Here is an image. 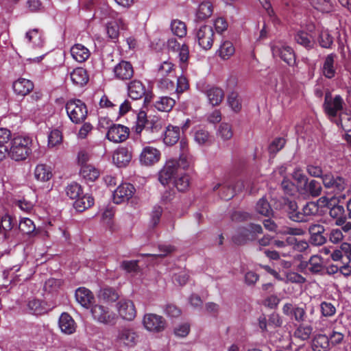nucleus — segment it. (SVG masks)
Listing matches in <instances>:
<instances>
[{"label":"nucleus","instance_id":"nucleus-40","mask_svg":"<svg viewBox=\"0 0 351 351\" xmlns=\"http://www.w3.org/2000/svg\"><path fill=\"white\" fill-rule=\"evenodd\" d=\"M344 332L345 329L343 328L341 329L337 326L332 327L328 335L330 345L335 346L341 344L344 339Z\"/></svg>","mask_w":351,"mask_h":351},{"label":"nucleus","instance_id":"nucleus-26","mask_svg":"<svg viewBox=\"0 0 351 351\" xmlns=\"http://www.w3.org/2000/svg\"><path fill=\"white\" fill-rule=\"evenodd\" d=\"M205 94L209 103L213 106H218L221 104L224 97L223 90L216 86L208 87L205 90Z\"/></svg>","mask_w":351,"mask_h":351},{"label":"nucleus","instance_id":"nucleus-46","mask_svg":"<svg viewBox=\"0 0 351 351\" xmlns=\"http://www.w3.org/2000/svg\"><path fill=\"white\" fill-rule=\"evenodd\" d=\"M232 183V189H228V193L222 194V199L229 200L232 198L237 193L242 191L244 188L243 182L241 180H230Z\"/></svg>","mask_w":351,"mask_h":351},{"label":"nucleus","instance_id":"nucleus-30","mask_svg":"<svg viewBox=\"0 0 351 351\" xmlns=\"http://www.w3.org/2000/svg\"><path fill=\"white\" fill-rule=\"evenodd\" d=\"M180 138V128L178 126L169 125L164 132V143L168 145H173Z\"/></svg>","mask_w":351,"mask_h":351},{"label":"nucleus","instance_id":"nucleus-47","mask_svg":"<svg viewBox=\"0 0 351 351\" xmlns=\"http://www.w3.org/2000/svg\"><path fill=\"white\" fill-rule=\"evenodd\" d=\"M177 161V167L180 171L189 169L193 163V157L191 154H179L178 160Z\"/></svg>","mask_w":351,"mask_h":351},{"label":"nucleus","instance_id":"nucleus-33","mask_svg":"<svg viewBox=\"0 0 351 351\" xmlns=\"http://www.w3.org/2000/svg\"><path fill=\"white\" fill-rule=\"evenodd\" d=\"M72 82L77 86H83L88 81V75L86 71L81 67L76 68L70 74Z\"/></svg>","mask_w":351,"mask_h":351},{"label":"nucleus","instance_id":"nucleus-10","mask_svg":"<svg viewBox=\"0 0 351 351\" xmlns=\"http://www.w3.org/2000/svg\"><path fill=\"white\" fill-rule=\"evenodd\" d=\"M135 191V188L132 184L122 183L113 192V202L117 204L127 202L132 197Z\"/></svg>","mask_w":351,"mask_h":351},{"label":"nucleus","instance_id":"nucleus-3","mask_svg":"<svg viewBox=\"0 0 351 351\" xmlns=\"http://www.w3.org/2000/svg\"><path fill=\"white\" fill-rule=\"evenodd\" d=\"M66 113L71 121L79 124L86 118L88 110L86 104L80 99H71L66 104Z\"/></svg>","mask_w":351,"mask_h":351},{"label":"nucleus","instance_id":"nucleus-54","mask_svg":"<svg viewBox=\"0 0 351 351\" xmlns=\"http://www.w3.org/2000/svg\"><path fill=\"white\" fill-rule=\"evenodd\" d=\"M159 254H142V256H150L153 260L158 257H165L175 251V247L171 245H158Z\"/></svg>","mask_w":351,"mask_h":351},{"label":"nucleus","instance_id":"nucleus-28","mask_svg":"<svg viewBox=\"0 0 351 351\" xmlns=\"http://www.w3.org/2000/svg\"><path fill=\"white\" fill-rule=\"evenodd\" d=\"M213 12V5L210 1L202 2L195 13V21H204L210 18Z\"/></svg>","mask_w":351,"mask_h":351},{"label":"nucleus","instance_id":"nucleus-9","mask_svg":"<svg viewBox=\"0 0 351 351\" xmlns=\"http://www.w3.org/2000/svg\"><path fill=\"white\" fill-rule=\"evenodd\" d=\"M3 276L5 282L16 283L29 279L30 274L25 272V267L14 265L12 267L5 269L3 272Z\"/></svg>","mask_w":351,"mask_h":351},{"label":"nucleus","instance_id":"nucleus-48","mask_svg":"<svg viewBox=\"0 0 351 351\" xmlns=\"http://www.w3.org/2000/svg\"><path fill=\"white\" fill-rule=\"evenodd\" d=\"M175 74V65L170 61L162 62L158 69V76L167 77Z\"/></svg>","mask_w":351,"mask_h":351},{"label":"nucleus","instance_id":"nucleus-49","mask_svg":"<svg viewBox=\"0 0 351 351\" xmlns=\"http://www.w3.org/2000/svg\"><path fill=\"white\" fill-rule=\"evenodd\" d=\"M256 210L258 213L265 217H269L273 214V210L268 202L265 198H261L256 206Z\"/></svg>","mask_w":351,"mask_h":351},{"label":"nucleus","instance_id":"nucleus-52","mask_svg":"<svg viewBox=\"0 0 351 351\" xmlns=\"http://www.w3.org/2000/svg\"><path fill=\"white\" fill-rule=\"evenodd\" d=\"M189 177L186 173H179L178 176L174 180V184L177 189L180 191H185L189 187Z\"/></svg>","mask_w":351,"mask_h":351},{"label":"nucleus","instance_id":"nucleus-21","mask_svg":"<svg viewBox=\"0 0 351 351\" xmlns=\"http://www.w3.org/2000/svg\"><path fill=\"white\" fill-rule=\"evenodd\" d=\"M319 212V206L315 202H308L303 205V213L298 214V218L297 219L302 220V221L308 222L314 216H316Z\"/></svg>","mask_w":351,"mask_h":351},{"label":"nucleus","instance_id":"nucleus-45","mask_svg":"<svg viewBox=\"0 0 351 351\" xmlns=\"http://www.w3.org/2000/svg\"><path fill=\"white\" fill-rule=\"evenodd\" d=\"M313 332V327L311 325L300 324L294 332V336L302 341L310 338Z\"/></svg>","mask_w":351,"mask_h":351},{"label":"nucleus","instance_id":"nucleus-37","mask_svg":"<svg viewBox=\"0 0 351 351\" xmlns=\"http://www.w3.org/2000/svg\"><path fill=\"white\" fill-rule=\"evenodd\" d=\"M136 335L131 329L122 328L119 330L117 340L125 345L130 346L134 343Z\"/></svg>","mask_w":351,"mask_h":351},{"label":"nucleus","instance_id":"nucleus-8","mask_svg":"<svg viewBox=\"0 0 351 351\" xmlns=\"http://www.w3.org/2000/svg\"><path fill=\"white\" fill-rule=\"evenodd\" d=\"M282 312L292 319L301 324L304 322H312V320L308 319L306 308L302 306H293L291 303H286L282 307Z\"/></svg>","mask_w":351,"mask_h":351},{"label":"nucleus","instance_id":"nucleus-1","mask_svg":"<svg viewBox=\"0 0 351 351\" xmlns=\"http://www.w3.org/2000/svg\"><path fill=\"white\" fill-rule=\"evenodd\" d=\"M32 139L29 136H17L10 142L8 156L15 161L25 160L32 153Z\"/></svg>","mask_w":351,"mask_h":351},{"label":"nucleus","instance_id":"nucleus-53","mask_svg":"<svg viewBox=\"0 0 351 351\" xmlns=\"http://www.w3.org/2000/svg\"><path fill=\"white\" fill-rule=\"evenodd\" d=\"M162 208L160 206L155 205L151 213H150V219H149V226L152 228L156 227L160 221V218L162 215Z\"/></svg>","mask_w":351,"mask_h":351},{"label":"nucleus","instance_id":"nucleus-11","mask_svg":"<svg viewBox=\"0 0 351 351\" xmlns=\"http://www.w3.org/2000/svg\"><path fill=\"white\" fill-rule=\"evenodd\" d=\"M271 51L274 56H279L289 65L295 64V56L293 50L289 46L282 43H277L271 46Z\"/></svg>","mask_w":351,"mask_h":351},{"label":"nucleus","instance_id":"nucleus-63","mask_svg":"<svg viewBox=\"0 0 351 351\" xmlns=\"http://www.w3.org/2000/svg\"><path fill=\"white\" fill-rule=\"evenodd\" d=\"M217 135L223 141L230 139L233 135L231 125L226 123H221L219 125Z\"/></svg>","mask_w":351,"mask_h":351},{"label":"nucleus","instance_id":"nucleus-57","mask_svg":"<svg viewBox=\"0 0 351 351\" xmlns=\"http://www.w3.org/2000/svg\"><path fill=\"white\" fill-rule=\"evenodd\" d=\"M171 29L173 34L180 38L186 34V25L180 20H173L171 23Z\"/></svg>","mask_w":351,"mask_h":351},{"label":"nucleus","instance_id":"nucleus-56","mask_svg":"<svg viewBox=\"0 0 351 351\" xmlns=\"http://www.w3.org/2000/svg\"><path fill=\"white\" fill-rule=\"evenodd\" d=\"M66 195L71 199H76L82 195L81 186L77 182H72L65 188Z\"/></svg>","mask_w":351,"mask_h":351},{"label":"nucleus","instance_id":"nucleus-51","mask_svg":"<svg viewBox=\"0 0 351 351\" xmlns=\"http://www.w3.org/2000/svg\"><path fill=\"white\" fill-rule=\"evenodd\" d=\"M13 226L12 217L9 215H4L0 219V234L6 238L8 232L12 229Z\"/></svg>","mask_w":351,"mask_h":351},{"label":"nucleus","instance_id":"nucleus-36","mask_svg":"<svg viewBox=\"0 0 351 351\" xmlns=\"http://www.w3.org/2000/svg\"><path fill=\"white\" fill-rule=\"evenodd\" d=\"M98 296L104 302L110 303L117 301L119 294L114 288L106 287L100 289Z\"/></svg>","mask_w":351,"mask_h":351},{"label":"nucleus","instance_id":"nucleus-5","mask_svg":"<svg viewBox=\"0 0 351 351\" xmlns=\"http://www.w3.org/2000/svg\"><path fill=\"white\" fill-rule=\"evenodd\" d=\"M214 36V30L210 25H202L195 32V38L199 47L204 50H208L212 47Z\"/></svg>","mask_w":351,"mask_h":351},{"label":"nucleus","instance_id":"nucleus-22","mask_svg":"<svg viewBox=\"0 0 351 351\" xmlns=\"http://www.w3.org/2000/svg\"><path fill=\"white\" fill-rule=\"evenodd\" d=\"M112 159L118 167H125L132 159V153L127 147H120L114 152Z\"/></svg>","mask_w":351,"mask_h":351},{"label":"nucleus","instance_id":"nucleus-12","mask_svg":"<svg viewBox=\"0 0 351 351\" xmlns=\"http://www.w3.org/2000/svg\"><path fill=\"white\" fill-rule=\"evenodd\" d=\"M309 242L314 246H321L327 241L324 235L325 227L319 223H312L308 227Z\"/></svg>","mask_w":351,"mask_h":351},{"label":"nucleus","instance_id":"nucleus-6","mask_svg":"<svg viewBox=\"0 0 351 351\" xmlns=\"http://www.w3.org/2000/svg\"><path fill=\"white\" fill-rule=\"evenodd\" d=\"M145 328L151 332H159L165 330L166 322L165 319L154 313H147L143 319Z\"/></svg>","mask_w":351,"mask_h":351},{"label":"nucleus","instance_id":"nucleus-14","mask_svg":"<svg viewBox=\"0 0 351 351\" xmlns=\"http://www.w3.org/2000/svg\"><path fill=\"white\" fill-rule=\"evenodd\" d=\"M322 182L326 189H331L336 193L344 191L347 186V182L341 176H334L331 173L323 176Z\"/></svg>","mask_w":351,"mask_h":351},{"label":"nucleus","instance_id":"nucleus-23","mask_svg":"<svg viewBox=\"0 0 351 351\" xmlns=\"http://www.w3.org/2000/svg\"><path fill=\"white\" fill-rule=\"evenodd\" d=\"M75 297L76 301L85 308H88L94 300L92 292L85 287L78 288L75 291Z\"/></svg>","mask_w":351,"mask_h":351},{"label":"nucleus","instance_id":"nucleus-59","mask_svg":"<svg viewBox=\"0 0 351 351\" xmlns=\"http://www.w3.org/2000/svg\"><path fill=\"white\" fill-rule=\"evenodd\" d=\"M159 133H163L162 131V125L160 121L151 120L147 123L146 129L144 132L145 135L152 134L154 135L152 138H155L156 134Z\"/></svg>","mask_w":351,"mask_h":351},{"label":"nucleus","instance_id":"nucleus-61","mask_svg":"<svg viewBox=\"0 0 351 351\" xmlns=\"http://www.w3.org/2000/svg\"><path fill=\"white\" fill-rule=\"evenodd\" d=\"M318 43L322 47L329 49L333 43V38L328 31L323 30L319 35Z\"/></svg>","mask_w":351,"mask_h":351},{"label":"nucleus","instance_id":"nucleus-13","mask_svg":"<svg viewBox=\"0 0 351 351\" xmlns=\"http://www.w3.org/2000/svg\"><path fill=\"white\" fill-rule=\"evenodd\" d=\"M129 133L128 128L120 124H114L109 128L106 137L113 143H121L128 138Z\"/></svg>","mask_w":351,"mask_h":351},{"label":"nucleus","instance_id":"nucleus-42","mask_svg":"<svg viewBox=\"0 0 351 351\" xmlns=\"http://www.w3.org/2000/svg\"><path fill=\"white\" fill-rule=\"evenodd\" d=\"M250 231L246 228H240L232 237V241L238 245L245 244L250 239Z\"/></svg>","mask_w":351,"mask_h":351},{"label":"nucleus","instance_id":"nucleus-16","mask_svg":"<svg viewBox=\"0 0 351 351\" xmlns=\"http://www.w3.org/2000/svg\"><path fill=\"white\" fill-rule=\"evenodd\" d=\"M117 310L119 316L128 321L133 320L136 315L135 306L132 300H121L117 304Z\"/></svg>","mask_w":351,"mask_h":351},{"label":"nucleus","instance_id":"nucleus-24","mask_svg":"<svg viewBox=\"0 0 351 351\" xmlns=\"http://www.w3.org/2000/svg\"><path fill=\"white\" fill-rule=\"evenodd\" d=\"M128 95L132 99H139L145 95V87L139 80H132L128 85Z\"/></svg>","mask_w":351,"mask_h":351},{"label":"nucleus","instance_id":"nucleus-62","mask_svg":"<svg viewBox=\"0 0 351 351\" xmlns=\"http://www.w3.org/2000/svg\"><path fill=\"white\" fill-rule=\"evenodd\" d=\"M62 141V132L58 129L51 130L48 136V146L51 147H56L61 144Z\"/></svg>","mask_w":351,"mask_h":351},{"label":"nucleus","instance_id":"nucleus-18","mask_svg":"<svg viewBox=\"0 0 351 351\" xmlns=\"http://www.w3.org/2000/svg\"><path fill=\"white\" fill-rule=\"evenodd\" d=\"M114 77L119 80H130L134 75V69L130 62L122 60L113 69Z\"/></svg>","mask_w":351,"mask_h":351},{"label":"nucleus","instance_id":"nucleus-32","mask_svg":"<svg viewBox=\"0 0 351 351\" xmlns=\"http://www.w3.org/2000/svg\"><path fill=\"white\" fill-rule=\"evenodd\" d=\"M302 190L304 191L303 193L316 197L321 195L322 187L318 181L311 180L309 182H305Z\"/></svg>","mask_w":351,"mask_h":351},{"label":"nucleus","instance_id":"nucleus-39","mask_svg":"<svg viewBox=\"0 0 351 351\" xmlns=\"http://www.w3.org/2000/svg\"><path fill=\"white\" fill-rule=\"evenodd\" d=\"M235 49L233 44L230 41H224L219 46L217 53L223 60H228L234 55Z\"/></svg>","mask_w":351,"mask_h":351},{"label":"nucleus","instance_id":"nucleus-35","mask_svg":"<svg viewBox=\"0 0 351 351\" xmlns=\"http://www.w3.org/2000/svg\"><path fill=\"white\" fill-rule=\"evenodd\" d=\"M35 178L41 182H47L52 177L50 168L45 164H38L34 169Z\"/></svg>","mask_w":351,"mask_h":351},{"label":"nucleus","instance_id":"nucleus-58","mask_svg":"<svg viewBox=\"0 0 351 351\" xmlns=\"http://www.w3.org/2000/svg\"><path fill=\"white\" fill-rule=\"evenodd\" d=\"M311 4L317 10L329 12L332 10V4L330 0H309Z\"/></svg>","mask_w":351,"mask_h":351},{"label":"nucleus","instance_id":"nucleus-31","mask_svg":"<svg viewBox=\"0 0 351 351\" xmlns=\"http://www.w3.org/2000/svg\"><path fill=\"white\" fill-rule=\"evenodd\" d=\"M94 204L93 197L88 195H81L77 197L73 203V206L78 212H83L86 209L89 208Z\"/></svg>","mask_w":351,"mask_h":351},{"label":"nucleus","instance_id":"nucleus-38","mask_svg":"<svg viewBox=\"0 0 351 351\" xmlns=\"http://www.w3.org/2000/svg\"><path fill=\"white\" fill-rule=\"evenodd\" d=\"M175 100L167 96L160 97L154 103L155 108L162 112H169L174 106Z\"/></svg>","mask_w":351,"mask_h":351},{"label":"nucleus","instance_id":"nucleus-41","mask_svg":"<svg viewBox=\"0 0 351 351\" xmlns=\"http://www.w3.org/2000/svg\"><path fill=\"white\" fill-rule=\"evenodd\" d=\"M308 269L313 274L322 272L324 269L323 258L319 255L312 256L307 264Z\"/></svg>","mask_w":351,"mask_h":351},{"label":"nucleus","instance_id":"nucleus-4","mask_svg":"<svg viewBox=\"0 0 351 351\" xmlns=\"http://www.w3.org/2000/svg\"><path fill=\"white\" fill-rule=\"evenodd\" d=\"M93 318L99 323L106 325H114L118 319L117 315L108 308L96 304L90 310Z\"/></svg>","mask_w":351,"mask_h":351},{"label":"nucleus","instance_id":"nucleus-50","mask_svg":"<svg viewBox=\"0 0 351 351\" xmlns=\"http://www.w3.org/2000/svg\"><path fill=\"white\" fill-rule=\"evenodd\" d=\"M338 116L339 119L336 120L337 125H341L346 132L351 131V112H340Z\"/></svg>","mask_w":351,"mask_h":351},{"label":"nucleus","instance_id":"nucleus-27","mask_svg":"<svg viewBox=\"0 0 351 351\" xmlns=\"http://www.w3.org/2000/svg\"><path fill=\"white\" fill-rule=\"evenodd\" d=\"M59 327L66 335L73 334L76 329V324L68 313H62L59 319Z\"/></svg>","mask_w":351,"mask_h":351},{"label":"nucleus","instance_id":"nucleus-17","mask_svg":"<svg viewBox=\"0 0 351 351\" xmlns=\"http://www.w3.org/2000/svg\"><path fill=\"white\" fill-rule=\"evenodd\" d=\"M337 58L338 56L335 53H331L324 57L321 69L325 77L332 79L335 76L337 69Z\"/></svg>","mask_w":351,"mask_h":351},{"label":"nucleus","instance_id":"nucleus-43","mask_svg":"<svg viewBox=\"0 0 351 351\" xmlns=\"http://www.w3.org/2000/svg\"><path fill=\"white\" fill-rule=\"evenodd\" d=\"M295 40L297 43L307 49H312L314 46V42L312 40L311 36L305 32H298L295 36Z\"/></svg>","mask_w":351,"mask_h":351},{"label":"nucleus","instance_id":"nucleus-34","mask_svg":"<svg viewBox=\"0 0 351 351\" xmlns=\"http://www.w3.org/2000/svg\"><path fill=\"white\" fill-rule=\"evenodd\" d=\"M26 311L30 314L38 315L45 313L46 308L41 300L32 298L28 300Z\"/></svg>","mask_w":351,"mask_h":351},{"label":"nucleus","instance_id":"nucleus-60","mask_svg":"<svg viewBox=\"0 0 351 351\" xmlns=\"http://www.w3.org/2000/svg\"><path fill=\"white\" fill-rule=\"evenodd\" d=\"M158 87L164 92L169 93H174V82L167 77H160L158 81Z\"/></svg>","mask_w":351,"mask_h":351},{"label":"nucleus","instance_id":"nucleus-15","mask_svg":"<svg viewBox=\"0 0 351 351\" xmlns=\"http://www.w3.org/2000/svg\"><path fill=\"white\" fill-rule=\"evenodd\" d=\"M160 156V152L158 149L152 146H146L139 156V161L142 165L152 166L159 161Z\"/></svg>","mask_w":351,"mask_h":351},{"label":"nucleus","instance_id":"nucleus-7","mask_svg":"<svg viewBox=\"0 0 351 351\" xmlns=\"http://www.w3.org/2000/svg\"><path fill=\"white\" fill-rule=\"evenodd\" d=\"M176 165L177 161L176 159H171L166 162L159 173L158 179L162 185L167 184L172 178H176V176H178L180 171Z\"/></svg>","mask_w":351,"mask_h":351},{"label":"nucleus","instance_id":"nucleus-44","mask_svg":"<svg viewBox=\"0 0 351 351\" xmlns=\"http://www.w3.org/2000/svg\"><path fill=\"white\" fill-rule=\"evenodd\" d=\"M80 174L85 180L93 182L98 178L99 172L91 165H84L81 167Z\"/></svg>","mask_w":351,"mask_h":351},{"label":"nucleus","instance_id":"nucleus-64","mask_svg":"<svg viewBox=\"0 0 351 351\" xmlns=\"http://www.w3.org/2000/svg\"><path fill=\"white\" fill-rule=\"evenodd\" d=\"M19 228L23 234H29L35 230L36 226L32 220L24 218L20 221Z\"/></svg>","mask_w":351,"mask_h":351},{"label":"nucleus","instance_id":"nucleus-25","mask_svg":"<svg viewBox=\"0 0 351 351\" xmlns=\"http://www.w3.org/2000/svg\"><path fill=\"white\" fill-rule=\"evenodd\" d=\"M330 346L328 335L317 334L312 339L311 348L313 351H329Z\"/></svg>","mask_w":351,"mask_h":351},{"label":"nucleus","instance_id":"nucleus-19","mask_svg":"<svg viewBox=\"0 0 351 351\" xmlns=\"http://www.w3.org/2000/svg\"><path fill=\"white\" fill-rule=\"evenodd\" d=\"M34 83L27 79L20 77L12 84L14 93L19 97H25L29 94L34 89Z\"/></svg>","mask_w":351,"mask_h":351},{"label":"nucleus","instance_id":"nucleus-2","mask_svg":"<svg viewBox=\"0 0 351 351\" xmlns=\"http://www.w3.org/2000/svg\"><path fill=\"white\" fill-rule=\"evenodd\" d=\"M346 104L343 99L339 95L334 96L329 92L326 93L323 104L324 110L330 119H335L342 110Z\"/></svg>","mask_w":351,"mask_h":351},{"label":"nucleus","instance_id":"nucleus-29","mask_svg":"<svg viewBox=\"0 0 351 351\" xmlns=\"http://www.w3.org/2000/svg\"><path fill=\"white\" fill-rule=\"evenodd\" d=\"M71 54L78 62H85L90 56L88 49L81 44H75L71 48Z\"/></svg>","mask_w":351,"mask_h":351},{"label":"nucleus","instance_id":"nucleus-20","mask_svg":"<svg viewBox=\"0 0 351 351\" xmlns=\"http://www.w3.org/2000/svg\"><path fill=\"white\" fill-rule=\"evenodd\" d=\"M284 208L287 213L289 218L295 222L298 223H305L306 221H302V220L297 219L298 218L297 215L302 214L303 213V206L300 209L296 202L289 198L285 199L284 200Z\"/></svg>","mask_w":351,"mask_h":351},{"label":"nucleus","instance_id":"nucleus-55","mask_svg":"<svg viewBox=\"0 0 351 351\" xmlns=\"http://www.w3.org/2000/svg\"><path fill=\"white\" fill-rule=\"evenodd\" d=\"M149 121L147 119V114L144 111H141L137 114V119L136 125H134V131L137 134H141L142 132H145L147 123Z\"/></svg>","mask_w":351,"mask_h":351}]
</instances>
